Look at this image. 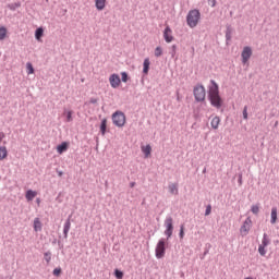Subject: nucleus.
<instances>
[{
    "mask_svg": "<svg viewBox=\"0 0 279 279\" xmlns=\"http://www.w3.org/2000/svg\"><path fill=\"white\" fill-rule=\"evenodd\" d=\"M109 84L111 88H119V86H121V77L119 74H111L109 77Z\"/></svg>",
    "mask_w": 279,
    "mask_h": 279,
    "instance_id": "7",
    "label": "nucleus"
},
{
    "mask_svg": "<svg viewBox=\"0 0 279 279\" xmlns=\"http://www.w3.org/2000/svg\"><path fill=\"white\" fill-rule=\"evenodd\" d=\"M242 114L243 119H247V106L244 107Z\"/></svg>",
    "mask_w": 279,
    "mask_h": 279,
    "instance_id": "40",
    "label": "nucleus"
},
{
    "mask_svg": "<svg viewBox=\"0 0 279 279\" xmlns=\"http://www.w3.org/2000/svg\"><path fill=\"white\" fill-rule=\"evenodd\" d=\"M179 239H184V225L180 226Z\"/></svg>",
    "mask_w": 279,
    "mask_h": 279,
    "instance_id": "39",
    "label": "nucleus"
},
{
    "mask_svg": "<svg viewBox=\"0 0 279 279\" xmlns=\"http://www.w3.org/2000/svg\"><path fill=\"white\" fill-rule=\"evenodd\" d=\"M58 245H59L61 248L64 247V245L60 244V242H58Z\"/></svg>",
    "mask_w": 279,
    "mask_h": 279,
    "instance_id": "48",
    "label": "nucleus"
},
{
    "mask_svg": "<svg viewBox=\"0 0 279 279\" xmlns=\"http://www.w3.org/2000/svg\"><path fill=\"white\" fill-rule=\"evenodd\" d=\"M208 252H209V250H208V248H205L203 255L201 256V260H204V258H206Z\"/></svg>",
    "mask_w": 279,
    "mask_h": 279,
    "instance_id": "41",
    "label": "nucleus"
},
{
    "mask_svg": "<svg viewBox=\"0 0 279 279\" xmlns=\"http://www.w3.org/2000/svg\"><path fill=\"white\" fill-rule=\"evenodd\" d=\"M208 3H210L211 8H215L217 5V0H207Z\"/></svg>",
    "mask_w": 279,
    "mask_h": 279,
    "instance_id": "42",
    "label": "nucleus"
},
{
    "mask_svg": "<svg viewBox=\"0 0 279 279\" xmlns=\"http://www.w3.org/2000/svg\"><path fill=\"white\" fill-rule=\"evenodd\" d=\"M69 230H71V216L68 217V219L65 220L64 226H63L64 239H69Z\"/></svg>",
    "mask_w": 279,
    "mask_h": 279,
    "instance_id": "10",
    "label": "nucleus"
},
{
    "mask_svg": "<svg viewBox=\"0 0 279 279\" xmlns=\"http://www.w3.org/2000/svg\"><path fill=\"white\" fill-rule=\"evenodd\" d=\"M26 70L28 75L34 74V65L32 64V62L26 63Z\"/></svg>",
    "mask_w": 279,
    "mask_h": 279,
    "instance_id": "29",
    "label": "nucleus"
},
{
    "mask_svg": "<svg viewBox=\"0 0 279 279\" xmlns=\"http://www.w3.org/2000/svg\"><path fill=\"white\" fill-rule=\"evenodd\" d=\"M270 243H271V240H269V238L267 236V233H264L263 240H262V245L267 247V245H269Z\"/></svg>",
    "mask_w": 279,
    "mask_h": 279,
    "instance_id": "27",
    "label": "nucleus"
},
{
    "mask_svg": "<svg viewBox=\"0 0 279 279\" xmlns=\"http://www.w3.org/2000/svg\"><path fill=\"white\" fill-rule=\"evenodd\" d=\"M238 182L239 184H243V174H239Z\"/></svg>",
    "mask_w": 279,
    "mask_h": 279,
    "instance_id": "44",
    "label": "nucleus"
},
{
    "mask_svg": "<svg viewBox=\"0 0 279 279\" xmlns=\"http://www.w3.org/2000/svg\"><path fill=\"white\" fill-rule=\"evenodd\" d=\"M36 202H37V204H40V198H37Z\"/></svg>",
    "mask_w": 279,
    "mask_h": 279,
    "instance_id": "49",
    "label": "nucleus"
},
{
    "mask_svg": "<svg viewBox=\"0 0 279 279\" xmlns=\"http://www.w3.org/2000/svg\"><path fill=\"white\" fill-rule=\"evenodd\" d=\"M73 121V111H68L66 112V122L71 123Z\"/></svg>",
    "mask_w": 279,
    "mask_h": 279,
    "instance_id": "36",
    "label": "nucleus"
},
{
    "mask_svg": "<svg viewBox=\"0 0 279 279\" xmlns=\"http://www.w3.org/2000/svg\"><path fill=\"white\" fill-rule=\"evenodd\" d=\"M36 195H38V193L36 191L28 190V191H26L25 197H26L27 202H33V199L36 197Z\"/></svg>",
    "mask_w": 279,
    "mask_h": 279,
    "instance_id": "18",
    "label": "nucleus"
},
{
    "mask_svg": "<svg viewBox=\"0 0 279 279\" xmlns=\"http://www.w3.org/2000/svg\"><path fill=\"white\" fill-rule=\"evenodd\" d=\"M207 99L210 106L217 108V110L223 106V98H221V95L219 94V85L215 80H211L210 85L208 86Z\"/></svg>",
    "mask_w": 279,
    "mask_h": 279,
    "instance_id": "1",
    "label": "nucleus"
},
{
    "mask_svg": "<svg viewBox=\"0 0 279 279\" xmlns=\"http://www.w3.org/2000/svg\"><path fill=\"white\" fill-rule=\"evenodd\" d=\"M265 247H267V246H265L264 244H260L258 246V252H259L260 256H265L267 254V250H265Z\"/></svg>",
    "mask_w": 279,
    "mask_h": 279,
    "instance_id": "30",
    "label": "nucleus"
},
{
    "mask_svg": "<svg viewBox=\"0 0 279 279\" xmlns=\"http://www.w3.org/2000/svg\"><path fill=\"white\" fill-rule=\"evenodd\" d=\"M203 173H206V168H204Z\"/></svg>",
    "mask_w": 279,
    "mask_h": 279,
    "instance_id": "50",
    "label": "nucleus"
},
{
    "mask_svg": "<svg viewBox=\"0 0 279 279\" xmlns=\"http://www.w3.org/2000/svg\"><path fill=\"white\" fill-rule=\"evenodd\" d=\"M5 158H8V148L0 146V160H5Z\"/></svg>",
    "mask_w": 279,
    "mask_h": 279,
    "instance_id": "20",
    "label": "nucleus"
},
{
    "mask_svg": "<svg viewBox=\"0 0 279 279\" xmlns=\"http://www.w3.org/2000/svg\"><path fill=\"white\" fill-rule=\"evenodd\" d=\"M130 186H131V189H134L136 186V182H131Z\"/></svg>",
    "mask_w": 279,
    "mask_h": 279,
    "instance_id": "46",
    "label": "nucleus"
},
{
    "mask_svg": "<svg viewBox=\"0 0 279 279\" xmlns=\"http://www.w3.org/2000/svg\"><path fill=\"white\" fill-rule=\"evenodd\" d=\"M128 80H130V76L128 75V72H122V73H121V80H120V82L126 83Z\"/></svg>",
    "mask_w": 279,
    "mask_h": 279,
    "instance_id": "33",
    "label": "nucleus"
},
{
    "mask_svg": "<svg viewBox=\"0 0 279 279\" xmlns=\"http://www.w3.org/2000/svg\"><path fill=\"white\" fill-rule=\"evenodd\" d=\"M278 221V208L272 207L271 208V214H270V223H276Z\"/></svg>",
    "mask_w": 279,
    "mask_h": 279,
    "instance_id": "14",
    "label": "nucleus"
},
{
    "mask_svg": "<svg viewBox=\"0 0 279 279\" xmlns=\"http://www.w3.org/2000/svg\"><path fill=\"white\" fill-rule=\"evenodd\" d=\"M219 123H221V119L219 117H214L211 122H210V125L213 128V130H219Z\"/></svg>",
    "mask_w": 279,
    "mask_h": 279,
    "instance_id": "17",
    "label": "nucleus"
},
{
    "mask_svg": "<svg viewBox=\"0 0 279 279\" xmlns=\"http://www.w3.org/2000/svg\"><path fill=\"white\" fill-rule=\"evenodd\" d=\"M34 230L35 232H41L43 231V222H40V218L34 219Z\"/></svg>",
    "mask_w": 279,
    "mask_h": 279,
    "instance_id": "15",
    "label": "nucleus"
},
{
    "mask_svg": "<svg viewBox=\"0 0 279 279\" xmlns=\"http://www.w3.org/2000/svg\"><path fill=\"white\" fill-rule=\"evenodd\" d=\"M211 213H213V206L207 205L205 209V217H208V215H210Z\"/></svg>",
    "mask_w": 279,
    "mask_h": 279,
    "instance_id": "37",
    "label": "nucleus"
},
{
    "mask_svg": "<svg viewBox=\"0 0 279 279\" xmlns=\"http://www.w3.org/2000/svg\"><path fill=\"white\" fill-rule=\"evenodd\" d=\"M250 223H252V220L247 218L244 223L241 226V232H250Z\"/></svg>",
    "mask_w": 279,
    "mask_h": 279,
    "instance_id": "19",
    "label": "nucleus"
},
{
    "mask_svg": "<svg viewBox=\"0 0 279 279\" xmlns=\"http://www.w3.org/2000/svg\"><path fill=\"white\" fill-rule=\"evenodd\" d=\"M96 9L101 11L104 8H106V0H96Z\"/></svg>",
    "mask_w": 279,
    "mask_h": 279,
    "instance_id": "22",
    "label": "nucleus"
},
{
    "mask_svg": "<svg viewBox=\"0 0 279 279\" xmlns=\"http://www.w3.org/2000/svg\"><path fill=\"white\" fill-rule=\"evenodd\" d=\"M160 56H162V47L158 46V47L155 49V57H156V58H160Z\"/></svg>",
    "mask_w": 279,
    "mask_h": 279,
    "instance_id": "32",
    "label": "nucleus"
},
{
    "mask_svg": "<svg viewBox=\"0 0 279 279\" xmlns=\"http://www.w3.org/2000/svg\"><path fill=\"white\" fill-rule=\"evenodd\" d=\"M52 275L56 276L57 278L62 276V268H54Z\"/></svg>",
    "mask_w": 279,
    "mask_h": 279,
    "instance_id": "34",
    "label": "nucleus"
},
{
    "mask_svg": "<svg viewBox=\"0 0 279 279\" xmlns=\"http://www.w3.org/2000/svg\"><path fill=\"white\" fill-rule=\"evenodd\" d=\"M167 239L161 238L155 248L156 258H165V254H167Z\"/></svg>",
    "mask_w": 279,
    "mask_h": 279,
    "instance_id": "3",
    "label": "nucleus"
},
{
    "mask_svg": "<svg viewBox=\"0 0 279 279\" xmlns=\"http://www.w3.org/2000/svg\"><path fill=\"white\" fill-rule=\"evenodd\" d=\"M195 101L198 104L206 100V87L204 85H196L193 89Z\"/></svg>",
    "mask_w": 279,
    "mask_h": 279,
    "instance_id": "4",
    "label": "nucleus"
},
{
    "mask_svg": "<svg viewBox=\"0 0 279 279\" xmlns=\"http://www.w3.org/2000/svg\"><path fill=\"white\" fill-rule=\"evenodd\" d=\"M234 33V28L230 24L226 25V40L230 43L232 40V34Z\"/></svg>",
    "mask_w": 279,
    "mask_h": 279,
    "instance_id": "11",
    "label": "nucleus"
},
{
    "mask_svg": "<svg viewBox=\"0 0 279 279\" xmlns=\"http://www.w3.org/2000/svg\"><path fill=\"white\" fill-rule=\"evenodd\" d=\"M169 189V193H171V195H178V184L172 183L168 186Z\"/></svg>",
    "mask_w": 279,
    "mask_h": 279,
    "instance_id": "24",
    "label": "nucleus"
},
{
    "mask_svg": "<svg viewBox=\"0 0 279 279\" xmlns=\"http://www.w3.org/2000/svg\"><path fill=\"white\" fill-rule=\"evenodd\" d=\"M57 173H58L59 178H62V175H64V172H62L60 170H57Z\"/></svg>",
    "mask_w": 279,
    "mask_h": 279,
    "instance_id": "45",
    "label": "nucleus"
},
{
    "mask_svg": "<svg viewBox=\"0 0 279 279\" xmlns=\"http://www.w3.org/2000/svg\"><path fill=\"white\" fill-rule=\"evenodd\" d=\"M3 140V133H0V143Z\"/></svg>",
    "mask_w": 279,
    "mask_h": 279,
    "instance_id": "47",
    "label": "nucleus"
},
{
    "mask_svg": "<svg viewBox=\"0 0 279 279\" xmlns=\"http://www.w3.org/2000/svg\"><path fill=\"white\" fill-rule=\"evenodd\" d=\"M99 101V98H90L89 104H97Z\"/></svg>",
    "mask_w": 279,
    "mask_h": 279,
    "instance_id": "43",
    "label": "nucleus"
},
{
    "mask_svg": "<svg viewBox=\"0 0 279 279\" xmlns=\"http://www.w3.org/2000/svg\"><path fill=\"white\" fill-rule=\"evenodd\" d=\"M114 277H116L117 279H123V271L120 270V269H116V270H114Z\"/></svg>",
    "mask_w": 279,
    "mask_h": 279,
    "instance_id": "35",
    "label": "nucleus"
},
{
    "mask_svg": "<svg viewBox=\"0 0 279 279\" xmlns=\"http://www.w3.org/2000/svg\"><path fill=\"white\" fill-rule=\"evenodd\" d=\"M5 36H8V28L5 26L0 27V40H5Z\"/></svg>",
    "mask_w": 279,
    "mask_h": 279,
    "instance_id": "25",
    "label": "nucleus"
},
{
    "mask_svg": "<svg viewBox=\"0 0 279 279\" xmlns=\"http://www.w3.org/2000/svg\"><path fill=\"white\" fill-rule=\"evenodd\" d=\"M163 39L166 43H173V31H171L170 26H166L163 31Z\"/></svg>",
    "mask_w": 279,
    "mask_h": 279,
    "instance_id": "9",
    "label": "nucleus"
},
{
    "mask_svg": "<svg viewBox=\"0 0 279 279\" xmlns=\"http://www.w3.org/2000/svg\"><path fill=\"white\" fill-rule=\"evenodd\" d=\"M111 119L113 125H116L117 128H123V125H125V113H123L122 111H116L114 113H112Z\"/></svg>",
    "mask_w": 279,
    "mask_h": 279,
    "instance_id": "6",
    "label": "nucleus"
},
{
    "mask_svg": "<svg viewBox=\"0 0 279 279\" xmlns=\"http://www.w3.org/2000/svg\"><path fill=\"white\" fill-rule=\"evenodd\" d=\"M9 10L15 12L16 9L21 8V2L10 3L8 4Z\"/></svg>",
    "mask_w": 279,
    "mask_h": 279,
    "instance_id": "26",
    "label": "nucleus"
},
{
    "mask_svg": "<svg viewBox=\"0 0 279 279\" xmlns=\"http://www.w3.org/2000/svg\"><path fill=\"white\" fill-rule=\"evenodd\" d=\"M69 149V142H62L57 146L58 154H64Z\"/></svg>",
    "mask_w": 279,
    "mask_h": 279,
    "instance_id": "12",
    "label": "nucleus"
},
{
    "mask_svg": "<svg viewBox=\"0 0 279 279\" xmlns=\"http://www.w3.org/2000/svg\"><path fill=\"white\" fill-rule=\"evenodd\" d=\"M199 19H202V13L199 12V10H190L186 15V23L189 27H191V29H194V27L199 23Z\"/></svg>",
    "mask_w": 279,
    "mask_h": 279,
    "instance_id": "2",
    "label": "nucleus"
},
{
    "mask_svg": "<svg viewBox=\"0 0 279 279\" xmlns=\"http://www.w3.org/2000/svg\"><path fill=\"white\" fill-rule=\"evenodd\" d=\"M107 130H108V120L105 118L100 122V133L102 136H106Z\"/></svg>",
    "mask_w": 279,
    "mask_h": 279,
    "instance_id": "13",
    "label": "nucleus"
},
{
    "mask_svg": "<svg viewBox=\"0 0 279 279\" xmlns=\"http://www.w3.org/2000/svg\"><path fill=\"white\" fill-rule=\"evenodd\" d=\"M151 62L149 61V58H146L143 62V73L144 75H147L149 73V66Z\"/></svg>",
    "mask_w": 279,
    "mask_h": 279,
    "instance_id": "16",
    "label": "nucleus"
},
{
    "mask_svg": "<svg viewBox=\"0 0 279 279\" xmlns=\"http://www.w3.org/2000/svg\"><path fill=\"white\" fill-rule=\"evenodd\" d=\"M251 211L253 213V215H258V213H260V207H258V205H253L251 207Z\"/></svg>",
    "mask_w": 279,
    "mask_h": 279,
    "instance_id": "31",
    "label": "nucleus"
},
{
    "mask_svg": "<svg viewBox=\"0 0 279 279\" xmlns=\"http://www.w3.org/2000/svg\"><path fill=\"white\" fill-rule=\"evenodd\" d=\"M175 51H178V46L172 45L171 46V51H170V54L172 56V58H175Z\"/></svg>",
    "mask_w": 279,
    "mask_h": 279,
    "instance_id": "38",
    "label": "nucleus"
},
{
    "mask_svg": "<svg viewBox=\"0 0 279 279\" xmlns=\"http://www.w3.org/2000/svg\"><path fill=\"white\" fill-rule=\"evenodd\" d=\"M241 56H242V63L245 64L247 60L252 58V48L250 46L244 47Z\"/></svg>",
    "mask_w": 279,
    "mask_h": 279,
    "instance_id": "8",
    "label": "nucleus"
},
{
    "mask_svg": "<svg viewBox=\"0 0 279 279\" xmlns=\"http://www.w3.org/2000/svg\"><path fill=\"white\" fill-rule=\"evenodd\" d=\"M163 226L166 228L163 234L167 236V241H169L173 236V217L167 216Z\"/></svg>",
    "mask_w": 279,
    "mask_h": 279,
    "instance_id": "5",
    "label": "nucleus"
},
{
    "mask_svg": "<svg viewBox=\"0 0 279 279\" xmlns=\"http://www.w3.org/2000/svg\"><path fill=\"white\" fill-rule=\"evenodd\" d=\"M45 34V29L43 27H39L35 31V38L36 40H40L43 38V35Z\"/></svg>",
    "mask_w": 279,
    "mask_h": 279,
    "instance_id": "23",
    "label": "nucleus"
},
{
    "mask_svg": "<svg viewBox=\"0 0 279 279\" xmlns=\"http://www.w3.org/2000/svg\"><path fill=\"white\" fill-rule=\"evenodd\" d=\"M144 156L147 158L151 154V145H146L142 147Z\"/></svg>",
    "mask_w": 279,
    "mask_h": 279,
    "instance_id": "21",
    "label": "nucleus"
},
{
    "mask_svg": "<svg viewBox=\"0 0 279 279\" xmlns=\"http://www.w3.org/2000/svg\"><path fill=\"white\" fill-rule=\"evenodd\" d=\"M51 251H47L46 253H44V260H46L47 265L51 263Z\"/></svg>",
    "mask_w": 279,
    "mask_h": 279,
    "instance_id": "28",
    "label": "nucleus"
}]
</instances>
